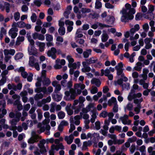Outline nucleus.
Masks as SVG:
<instances>
[{
	"label": "nucleus",
	"mask_w": 155,
	"mask_h": 155,
	"mask_svg": "<svg viewBox=\"0 0 155 155\" xmlns=\"http://www.w3.org/2000/svg\"><path fill=\"white\" fill-rule=\"evenodd\" d=\"M98 25L101 28V29H102L104 27L110 28L112 27V26L110 25L104 24H103L102 23H98Z\"/></svg>",
	"instance_id": "obj_33"
},
{
	"label": "nucleus",
	"mask_w": 155,
	"mask_h": 155,
	"mask_svg": "<svg viewBox=\"0 0 155 155\" xmlns=\"http://www.w3.org/2000/svg\"><path fill=\"white\" fill-rule=\"evenodd\" d=\"M31 49L29 50V47L28 48V51L29 52V54L30 55H33L36 56L37 54V52L36 50V49L34 47V46H31Z\"/></svg>",
	"instance_id": "obj_7"
},
{
	"label": "nucleus",
	"mask_w": 155,
	"mask_h": 155,
	"mask_svg": "<svg viewBox=\"0 0 155 155\" xmlns=\"http://www.w3.org/2000/svg\"><path fill=\"white\" fill-rule=\"evenodd\" d=\"M137 138L136 136H133L132 137L129 138L128 141L130 143L134 142L137 140Z\"/></svg>",
	"instance_id": "obj_43"
},
{
	"label": "nucleus",
	"mask_w": 155,
	"mask_h": 155,
	"mask_svg": "<svg viewBox=\"0 0 155 155\" xmlns=\"http://www.w3.org/2000/svg\"><path fill=\"white\" fill-rule=\"evenodd\" d=\"M78 100V101H79V103L82 104H81L82 105V106H83L84 104H83V103L85 101V98L82 96H80L79 97Z\"/></svg>",
	"instance_id": "obj_42"
},
{
	"label": "nucleus",
	"mask_w": 155,
	"mask_h": 155,
	"mask_svg": "<svg viewBox=\"0 0 155 155\" xmlns=\"http://www.w3.org/2000/svg\"><path fill=\"white\" fill-rule=\"evenodd\" d=\"M51 83V82L49 79L46 78V77L45 78L44 77V80L43 81V84L44 85H45L48 86Z\"/></svg>",
	"instance_id": "obj_19"
},
{
	"label": "nucleus",
	"mask_w": 155,
	"mask_h": 155,
	"mask_svg": "<svg viewBox=\"0 0 155 155\" xmlns=\"http://www.w3.org/2000/svg\"><path fill=\"white\" fill-rule=\"evenodd\" d=\"M124 140H114V144H121L123 143H124Z\"/></svg>",
	"instance_id": "obj_30"
},
{
	"label": "nucleus",
	"mask_w": 155,
	"mask_h": 155,
	"mask_svg": "<svg viewBox=\"0 0 155 155\" xmlns=\"http://www.w3.org/2000/svg\"><path fill=\"white\" fill-rule=\"evenodd\" d=\"M23 54H17L15 56V59H19L21 58L23 56Z\"/></svg>",
	"instance_id": "obj_62"
},
{
	"label": "nucleus",
	"mask_w": 155,
	"mask_h": 155,
	"mask_svg": "<svg viewBox=\"0 0 155 155\" xmlns=\"http://www.w3.org/2000/svg\"><path fill=\"white\" fill-rule=\"evenodd\" d=\"M133 107V105L132 104L128 103L126 107L124 108V111H126V109H127L129 111H131Z\"/></svg>",
	"instance_id": "obj_20"
},
{
	"label": "nucleus",
	"mask_w": 155,
	"mask_h": 155,
	"mask_svg": "<svg viewBox=\"0 0 155 155\" xmlns=\"http://www.w3.org/2000/svg\"><path fill=\"white\" fill-rule=\"evenodd\" d=\"M52 97L54 101L58 102L61 100L62 98V95L61 94H55L53 93L52 94Z\"/></svg>",
	"instance_id": "obj_6"
},
{
	"label": "nucleus",
	"mask_w": 155,
	"mask_h": 155,
	"mask_svg": "<svg viewBox=\"0 0 155 155\" xmlns=\"http://www.w3.org/2000/svg\"><path fill=\"white\" fill-rule=\"evenodd\" d=\"M37 17L35 13H33L31 17V19L32 22H35L37 20Z\"/></svg>",
	"instance_id": "obj_29"
},
{
	"label": "nucleus",
	"mask_w": 155,
	"mask_h": 155,
	"mask_svg": "<svg viewBox=\"0 0 155 155\" xmlns=\"http://www.w3.org/2000/svg\"><path fill=\"white\" fill-rule=\"evenodd\" d=\"M115 69L117 71V75L118 76H119L123 73L124 69Z\"/></svg>",
	"instance_id": "obj_40"
},
{
	"label": "nucleus",
	"mask_w": 155,
	"mask_h": 155,
	"mask_svg": "<svg viewBox=\"0 0 155 155\" xmlns=\"http://www.w3.org/2000/svg\"><path fill=\"white\" fill-rule=\"evenodd\" d=\"M37 137L35 136L33 137H31L28 140V142L29 144H33L38 141Z\"/></svg>",
	"instance_id": "obj_10"
},
{
	"label": "nucleus",
	"mask_w": 155,
	"mask_h": 155,
	"mask_svg": "<svg viewBox=\"0 0 155 155\" xmlns=\"http://www.w3.org/2000/svg\"><path fill=\"white\" fill-rule=\"evenodd\" d=\"M46 142V141L45 139H42L39 141V143L38 144V147L42 146H44V144Z\"/></svg>",
	"instance_id": "obj_59"
},
{
	"label": "nucleus",
	"mask_w": 155,
	"mask_h": 155,
	"mask_svg": "<svg viewBox=\"0 0 155 155\" xmlns=\"http://www.w3.org/2000/svg\"><path fill=\"white\" fill-rule=\"evenodd\" d=\"M17 24V26L18 28H22L25 27V23L22 21L18 22Z\"/></svg>",
	"instance_id": "obj_22"
},
{
	"label": "nucleus",
	"mask_w": 155,
	"mask_h": 155,
	"mask_svg": "<svg viewBox=\"0 0 155 155\" xmlns=\"http://www.w3.org/2000/svg\"><path fill=\"white\" fill-rule=\"evenodd\" d=\"M61 54V51L60 49L57 50L54 47H52L50 50H49L47 53L48 57H51L53 59H55L56 58V54Z\"/></svg>",
	"instance_id": "obj_2"
},
{
	"label": "nucleus",
	"mask_w": 155,
	"mask_h": 155,
	"mask_svg": "<svg viewBox=\"0 0 155 155\" xmlns=\"http://www.w3.org/2000/svg\"><path fill=\"white\" fill-rule=\"evenodd\" d=\"M28 7L26 5H23L21 7V10L23 12H26L28 11Z\"/></svg>",
	"instance_id": "obj_61"
},
{
	"label": "nucleus",
	"mask_w": 155,
	"mask_h": 155,
	"mask_svg": "<svg viewBox=\"0 0 155 155\" xmlns=\"http://www.w3.org/2000/svg\"><path fill=\"white\" fill-rule=\"evenodd\" d=\"M64 94L65 96L64 97V99L65 101H66V99H68L70 96V91H65L64 92Z\"/></svg>",
	"instance_id": "obj_46"
},
{
	"label": "nucleus",
	"mask_w": 155,
	"mask_h": 155,
	"mask_svg": "<svg viewBox=\"0 0 155 155\" xmlns=\"http://www.w3.org/2000/svg\"><path fill=\"white\" fill-rule=\"evenodd\" d=\"M130 84L127 83L126 84H123L121 87H122L123 89L126 88L127 90H128L130 88Z\"/></svg>",
	"instance_id": "obj_38"
},
{
	"label": "nucleus",
	"mask_w": 155,
	"mask_h": 155,
	"mask_svg": "<svg viewBox=\"0 0 155 155\" xmlns=\"http://www.w3.org/2000/svg\"><path fill=\"white\" fill-rule=\"evenodd\" d=\"M65 23L66 25H69V26H73L74 25L73 22L70 21L69 20H66L65 21Z\"/></svg>",
	"instance_id": "obj_56"
},
{
	"label": "nucleus",
	"mask_w": 155,
	"mask_h": 155,
	"mask_svg": "<svg viewBox=\"0 0 155 155\" xmlns=\"http://www.w3.org/2000/svg\"><path fill=\"white\" fill-rule=\"evenodd\" d=\"M78 132L77 131H75L74 132L73 134H71L68 137L66 136L64 138V140L67 142L68 144H70L73 141L74 139V136L78 137Z\"/></svg>",
	"instance_id": "obj_3"
},
{
	"label": "nucleus",
	"mask_w": 155,
	"mask_h": 155,
	"mask_svg": "<svg viewBox=\"0 0 155 155\" xmlns=\"http://www.w3.org/2000/svg\"><path fill=\"white\" fill-rule=\"evenodd\" d=\"M67 59L68 60L69 63L71 64L74 62V59L71 57V55H68L67 56Z\"/></svg>",
	"instance_id": "obj_41"
},
{
	"label": "nucleus",
	"mask_w": 155,
	"mask_h": 155,
	"mask_svg": "<svg viewBox=\"0 0 155 155\" xmlns=\"http://www.w3.org/2000/svg\"><path fill=\"white\" fill-rule=\"evenodd\" d=\"M14 19L16 21H18L20 17V14L19 12H16L14 14Z\"/></svg>",
	"instance_id": "obj_37"
},
{
	"label": "nucleus",
	"mask_w": 155,
	"mask_h": 155,
	"mask_svg": "<svg viewBox=\"0 0 155 155\" xmlns=\"http://www.w3.org/2000/svg\"><path fill=\"white\" fill-rule=\"evenodd\" d=\"M77 96V95L71 94L70 97H69L68 99H66V101H68L74 100L75 99V97Z\"/></svg>",
	"instance_id": "obj_45"
},
{
	"label": "nucleus",
	"mask_w": 155,
	"mask_h": 155,
	"mask_svg": "<svg viewBox=\"0 0 155 155\" xmlns=\"http://www.w3.org/2000/svg\"><path fill=\"white\" fill-rule=\"evenodd\" d=\"M43 96V94L41 93L39 94H37L34 97V99L35 100L38 101L39 99L42 98Z\"/></svg>",
	"instance_id": "obj_18"
},
{
	"label": "nucleus",
	"mask_w": 155,
	"mask_h": 155,
	"mask_svg": "<svg viewBox=\"0 0 155 155\" xmlns=\"http://www.w3.org/2000/svg\"><path fill=\"white\" fill-rule=\"evenodd\" d=\"M51 24L49 22H44L42 26L44 27H48L51 26Z\"/></svg>",
	"instance_id": "obj_64"
},
{
	"label": "nucleus",
	"mask_w": 155,
	"mask_h": 155,
	"mask_svg": "<svg viewBox=\"0 0 155 155\" xmlns=\"http://www.w3.org/2000/svg\"><path fill=\"white\" fill-rule=\"evenodd\" d=\"M141 108L140 104H138L137 105V107H135L134 109V111L136 112V114H138L140 111V109Z\"/></svg>",
	"instance_id": "obj_25"
},
{
	"label": "nucleus",
	"mask_w": 155,
	"mask_h": 155,
	"mask_svg": "<svg viewBox=\"0 0 155 155\" xmlns=\"http://www.w3.org/2000/svg\"><path fill=\"white\" fill-rule=\"evenodd\" d=\"M109 89L107 86H105L103 88V91L104 94L107 93L109 91Z\"/></svg>",
	"instance_id": "obj_63"
},
{
	"label": "nucleus",
	"mask_w": 155,
	"mask_h": 155,
	"mask_svg": "<svg viewBox=\"0 0 155 155\" xmlns=\"http://www.w3.org/2000/svg\"><path fill=\"white\" fill-rule=\"evenodd\" d=\"M76 42L77 43H78L82 45L84 42V40L83 39H79L75 38Z\"/></svg>",
	"instance_id": "obj_44"
},
{
	"label": "nucleus",
	"mask_w": 155,
	"mask_h": 155,
	"mask_svg": "<svg viewBox=\"0 0 155 155\" xmlns=\"http://www.w3.org/2000/svg\"><path fill=\"white\" fill-rule=\"evenodd\" d=\"M30 86V85L29 84H25L24 87V89H26L27 88V90L28 91V93L29 94H32L33 93V89H31L30 88H29L28 87Z\"/></svg>",
	"instance_id": "obj_15"
},
{
	"label": "nucleus",
	"mask_w": 155,
	"mask_h": 155,
	"mask_svg": "<svg viewBox=\"0 0 155 155\" xmlns=\"http://www.w3.org/2000/svg\"><path fill=\"white\" fill-rule=\"evenodd\" d=\"M136 149V147L135 144H133L130 148V152L131 153H133Z\"/></svg>",
	"instance_id": "obj_55"
},
{
	"label": "nucleus",
	"mask_w": 155,
	"mask_h": 155,
	"mask_svg": "<svg viewBox=\"0 0 155 155\" xmlns=\"http://www.w3.org/2000/svg\"><path fill=\"white\" fill-rule=\"evenodd\" d=\"M94 59L93 57L90 58L89 59L87 60V61L88 64H93L95 63L97 61V60H93Z\"/></svg>",
	"instance_id": "obj_28"
},
{
	"label": "nucleus",
	"mask_w": 155,
	"mask_h": 155,
	"mask_svg": "<svg viewBox=\"0 0 155 155\" xmlns=\"http://www.w3.org/2000/svg\"><path fill=\"white\" fill-rule=\"evenodd\" d=\"M83 106H82V105H80L79 104V105L78 106V107H77L74 110V114H78L79 112L80 111L81 108V107H82Z\"/></svg>",
	"instance_id": "obj_35"
},
{
	"label": "nucleus",
	"mask_w": 155,
	"mask_h": 155,
	"mask_svg": "<svg viewBox=\"0 0 155 155\" xmlns=\"http://www.w3.org/2000/svg\"><path fill=\"white\" fill-rule=\"evenodd\" d=\"M113 111L115 113H117L118 111V106L117 104H115L113 108Z\"/></svg>",
	"instance_id": "obj_60"
},
{
	"label": "nucleus",
	"mask_w": 155,
	"mask_h": 155,
	"mask_svg": "<svg viewBox=\"0 0 155 155\" xmlns=\"http://www.w3.org/2000/svg\"><path fill=\"white\" fill-rule=\"evenodd\" d=\"M61 86L60 85L58 84L56 86L54 90V92L57 94L58 93V91L61 90Z\"/></svg>",
	"instance_id": "obj_47"
},
{
	"label": "nucleus",
	"mask_w": 155,
	"mask_h": 155,
	"mask_svg": "<svg viewBox=\"0 0 155 155\" xmlns=\"http://www.w3.org/2000/svg\"><path fill=\"white\" fill-rule=\"evenodd\" d=\"M102 7V3L98 0H96L95 3V8L96 9H99Z\"/></svg>",
	"instance_id": "obj_17"
},
{
	"label": "nucleus",
	"mask_w": 155,
	"mask_h": 155,
	"mask_svg": "<svg viewBox=\"0 0 155 155\" xmlns=\"http://www.w3.org/2000/svg\"><path fill=\"white\" fill-rule=\"evenodd\" d=\"M142 17V15L141 13H138L136 15L135 17V20L137 21L140 20Z\"/></svg>",
	"instance_id": "obj_53"
},
{
	"label": "nucleus",
	"mask_w": 155,
	"mask_h": 155,
	"mask_svg": "<svg viewBox=\"0 0 155 155\" xmlns=\"http://www.w3.org/2000/svg\"><path fill=\"white\" fill-rule=\"evenodd\" d=\"M58 117L59 119H63L65 116V113L62 111H61L58 113Z\"/></svg>",
	"instance_id": "obj_23"
},
{
	"label": "nucleus",
	"mask_w": 155,
	"mask_h": 155,
	"mask_svg": "<svg viewBox=\"0 0 155 155\" xmlns=\"http://www.w3.org/2000/svg\"><path fill=\"white\" fill-rule=\"evenodd\" d=\"M19 121V119L17 120L16 119H12L10 122V124L12 126H13V127L15 128V129H16L17 128V127L16 126V125L17 124V122Z\"/></svg>",
	"instance_id": "obj_12"
},
{
	"label": "nucleus",
	"mask_w": 155,
	"mask_h": 155,
	"mask_svg": "<svg viewBox=\"0 0 155 155\" xmlns=\"http://www.w3.org/2000/svg\"><path fill=\"white\" fill-rule=\"evenodd\" d=\"M35 58L33 56H31L30 57L29 61V65L30 66L33 67L34 66L35 63Z\"/></svg>",
	"instance_id": "obj_13"
},
{
	"label": "nucleus",
	"mask_w": 155,
	"mask_h": 155,
	"mask_svg": "<svg viewBox=\"0 0 155 155\" xmlns=\"http://www.w3.org/2000/svg\"><path fill=\"white\" fill-rule=\"evenodd\" d=\"M46 39L47 41L50 42L52 41L53 39V36L52 35L48 34L46 35Z\"/></svg>",
	"instance_id": "obj_27"
},
{
	"label": "nucleus",
	"mask_w": 155,
	"mask_h": 155,
	"mask_svg": "<svg viewBox=\"0 0 155 155\" xmlns=\"http://www.w3.org/2000/svg\"><path fill=\"white\" fill-rule=\"evenodd\" d=\"M95 127L96 130H98L101 128L100 122L99 121H96L95 123Z\"/></svg>",
	"instance_id": "obj_50"
},
{
	"label": "nucleus",
	"mask_w": 155,
	"mask_h": 155,
	"mask_svg": "<svg viewBox=\"0 0 155 155\" xmlns=\"http://www.w3.org/2000/svg\"><path fill=\"white\" fill-rule=\"evenodd\" d=\"M108 115L107 112L105 111H103L101 113L99 114V116L100 117H103L104 118H105Z\"/></svg>",
	"instance_id": "obj_34"
},
{
	"label": "nucleus",
	"mask_w": 155,
	"mask_h": 155,
	"mask_svg": "<svg viewBox=\"0 0 155 155\" xmlns=\"http://www.w3.org/2000/svg\"><path fill=\"white\" fill-rule=\"evenodd\" d=\"M36 44L38 45L39 47L45 48V44L44 43L41 42L39 41H37L36 42Z\"/></svg>",
	"instance_id": "obj_31"
},
{
	"label": "nucleus",
	"mask_w": 155,
	"mask_h": 155,
	"mask_svg": "<svg viewBox=\"0 0 155 155\" xmlns=\"http://www.w3.org/2000/svg\"><path fill=\"white\" fill-rule=\"evenodd\" d=\"M68 67L70 68H72L73 69H76L77 67V64L76 63H74L71 64H69Z\"/></svg>",
	"instance_id": "obj_49"
},
{
	"label": "nucleus",
	"mask_w": 155,
	"mask_h": 155,
	"mask_svg": "<svg viewBox=\"0 0 155 155\" xmlns=\"http://www.w3.org/2000/svg\"><path fill=\"white\" fill-rule=\"evenodd\" d=\"M5 10L7 13H8L10 11V4L7 2L5 3Z\"/></svg>",
	"instance_id": "obj_26"
},
{
	"label": "nucleus",
	"mask_w": 155,
	"mask_h": 155,
	"mask_svg": "<svg viewBox=\"0 0 155 155\" xmlns=\"http://www.w3.org/2000/svg\"><path fill=\"white\" fill-rule=\"evenodd\" d=\"M124 65L122 62H120L115 66V69H123Z\"/></svg>",
	"instance_id": "obj_36"
},
{
	"label": "nucleus",
	"mask_w": 155,
	"mask_h": 155,
	"mask_svg": "<svg viewBox=\"0 0 155 155\" xmlns=\"http://www.w3.org/2000/svg\"><path fill=\"white\" fill-rule=\"evenodd\" d=\"M101 76H103L104 75L105 76H107L110 74V70L108 69L107 68L104 71L103 69H102L101 70Z\"/></svg>",
	"instance_id": "obj_9"
},
{
	"label": "nucleus",
	"mask_w": 155,
	"mask_h": 155,
	"mask_svg": "<svg viewBox=\"0 0 155 155\" xmlns=\"http://www.w3.org/2000/svg\"><path fill=\"white\" fill-rule=\"evenodd\" d=\"M37 111L38 113V118L39 120H41L42 118V112L40 109H38Z\"/></svg>",
	"instance_id": "obj_21"
},
{
	"label": "nucleus",
	"mask_w": 155,
	"mask_h": 155,
	"mask_svg": "<svg viewBox=\"0 0 155 155\" xmlns=\"http://www.w3.org/2000/svg\"><path fill=\"white\" fill-rule=\"evenodd\" d=\"M154 10V6L150 5L148 7V10L147 12L148 13H151Z\"/></svg>",
	"instance_id": "obj_32"
},
{
	"label": "nucleus",
	"mask_w": 155,
	"mask_h": 155,
	"mask_svg": "<svg viewBox=\"0 0 155 155\" xmlns=\"http://www.w3.org/2000/svg\"><path fill=\"white\" fill-rule=\"evenodd\" d=\"M91 83L92 84H95L98 87H99L101 84L100 79L96 78H93L91 81Z\"/></svg>",
	"instance_id": "obj_5"
},
{
	"label": "nucleus",
	"mask_w": 155,
	"mask_h": 155,
	"mask_svg": "<svg viewBox=\"0 0 155 155\" xmlns=\"http://www.w3.org/2000/svg\"><path fill=\"white\" fill-rule=\"evenodd\" d=\"M113 103L114 104H117L116 99L114 97H112L108 101V104L109 106H111Z\"/></svg>",
	"instance_id": "obj_11"
},
{
	"label": "nucleus",
	"mask_w": 155,
	"mask_h": 155,
	"mask_svg": "<svg viewBox=\"0 0 155 155\" xmlns=\"http://www.w3.org/2000/svg\"><path fill=\"white\" fill-rule=\"evenodd\" d=\"M115 21V18L113 16L108 15L107 16V18H106L105 21L107 23L109 24H113L114 21Z\"/></svg>",
	"instance_id": "obj_4"
},
{
	"label": "nucleus",
	"mask_w": 155,
	"mask_h": 155,
	"mask_svg": "<svg viewBox=\"0 0 155 155\" xmlns=\"http://www.w3.org/2000/svg\"><path fill=\"white\" fill-rule=\"evenodd\" d=\"M142 96V94L140 93H138L136 94H133L132 98H135L136 97L140 98Z\"/></svg>",
	"instance_id": "obj_58"
},
{
	"label": "nucleus",
	"mask_w": 155,
	"mask_h": 155,
	"mask_svg": "<svg viewBox=\"0 0 155 155\" xmlns=\"http://www.w3.org/2000/svg\"><path fill=\"white\" fill-rule=\"evenodd\" d=\"M34 3L38 7L40 6L42 4L41 0H35Z\"/></svg>",
	"instance_id": "obj_52"
},
{
	"label": "nucleus",
	"mask_w": 155,
	"mask_h": 155,
	"mask_svg": "<svg viewBox=\"0 0 155 155\" xmlns=\"http://www.w3.org/2000/svg\"><path fill=\"white\" fill-rule=\"evenodd\" d=\"M103 32V33L101 37V41L102 42H104L107 40L109 37L105 31L104 30Z\"/></svg>",
	"instance_id": "obj_8"
},
{
	"label": "nucleus",
	"mask_w": 155,
	"mask_h": 155,
	"mask_svg": "<svg viewBox=\"0 0 155 155\" xmlns=\"http://www.w3.org/2000/svg\"><path fill=\"white\" fill-rule=\"evenodd\" d=\"M125 8H123L120 11L123 15L121 20L122 22H128L129 20L133 19V15L135 13V10L133 8H131V5L128 3L125 5Z\"/></svg>",
	"instance_id": "obj_1"
},
{
	"label": "nucleus",
	"mask_w": 155,
	"mask_h": 155,
	"mask_svg": "<svg viewBox=\"0 0 155 155\" xmlns=\"http://www.w3.org/2000/svg\"><path fill=\"white\" fill-rule=\"evenodd\" d=\"M105 7L107 8L112 9L114 8V5L110 4V3L107 2L105 4Z\"/></svg>",
	"instance_id": "obj_39"
},
{
	"label": "nucleus",
	"mask_w": 155,
	"mask_h": 155,
	"mask_svg": "<svg viewBox=\"0 0 155 155\" xmlns=\"http://www.w3.org/2000/svg\"><path fill=\"white\" fill-rule=\"evenodd\" d=\"M98 92V89L97 87H94L92 89L91 91V93L92 94H94L97 93Z\"/></svg>",
	"instance_id": "obj_54"
},
{
	"label": "nucleus",
	"mask_w": 155,
	"mask_h": 155,
	"mask_svg": "<svg viewBox=\"0 0 155 155\" xmlns=\"http://www.w3.org/2000/svg\"><path fill=\"white\" fill-rule=\"evenodd\" d=\"M40 148V152L42 154H44L47 152V150L45 146H39Z\"/></svg>",
	"instance_id": "obj_24"
},
{
	"label": "nucleus",
	"mask_w": 155,
	"mask_h": 155,
	"mask_svg": "<svg viewBox=\"0 0 155 155\" xmlns=\"http://www.w3.org/2000/svg\"><path fill=\"white\" fill-rule=\"evenodd\" d=\"M58 32L60 35H64L65 32V28L64 27H60L58 30Z\"/></svg>",
	"instance_id": "obj_16"
},
{
	"label": "nucleus",
	"mask_w": 155,
	"mask_h": 155,
	"mask_svg": "<svg viewBox=\"0 0 155 155\" xmlns=\"http://www.w3.org/2000/svg\"><path fill=\"white\" fill-rule=\"evenodd\" d=\"M75 129V127L73 124H70V128L69 129V132L71 133Z\"/></svg>",
	"instance_id": "obj_51"
},
{
	"label": "nucleus",
	"mask_w": 155,
	"mask_h": 155,
	"mask_svg": "<svg viewBox=\"0 0 155 155\" xmlns=\"http://www.w3.org/2000/svg\"><path fill=\"white\" fill-rule=\"evenodd\" d=\"M143 29L144 30V31L147 32L149 29V26L147 23H145L143 26Z\"/></svg>",
	"instance_id": "obj_57"
},
{
	"label": "nucleus",
	"mask_w": 155,
	"mask_h": 155,
	"mask_svg": "<svg viewBox=\"0 0 155 155\" xmlns=\"http://www.w3.org/2000/svg\"><path fill=\"white\" fill-rule=\"evenodd\" d=\"M91 12V9L90 8H83L81 9V12L83 13H89Z\"/></svg>",
	"instance_id": "obj_48"
},
{
	"label": "nucleus",
	"mask_w": 155,
	"mask_h": 155,
	"mask_svg": "<svg viewBox=\"0 0 155 155\" xmlns=\"http://www.w3.org/2000/svg\"><path fill=\"white\" fill-rule=\"evenodd\" d=\"M127 150V148L125 147V146L124 145H123L121 148V151L119 150L117 151L116 154L117 155H121L122 152L126 151Z\"/></svg>",
	"instance_id": "obj_14"
}]
</instances>
